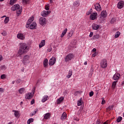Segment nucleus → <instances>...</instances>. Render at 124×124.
Returning <instances> with one entry per match:
<instances>
[{"label": "nucleus", "mask_w": 124, "mask_h": 124, "mask_svg": "<svg viewBox=\"0 0 124 124\" xmlns=\"http://www.w3.org/2000/svg\"><path fill=\"white\" fill-rule=\"evenodd\" d=\"M3 58H2V56L0 55V61H2Z\"/></svg>", "instance_id": "obj_55"}, {"label": "nucleus", "mask_w": 124, "mask_h": 124, "mask_svg": "<svg viewBox=\"0 0 124 124\" xmlns=\"http://www.w3.org/2000/svg\"><path fill=\"white\" fill-rule=\"evenodd\" d=\"M53 2V0H50V3H52Z\"/></svg>", "instance_id": "obj_62"}, {"label": "nucleus", "mask_w": 124, "mask_h": 124, "mask_svg": "<svg viewBox=\"0 0 124 124\" xmlns=\"http://www.w3.org/2000/svg\"><path fill=\"white\" fill-rule=\"evenodd\" d=\"M74 55H73V54L70 53L68 55H67L65 58V62H69V61H71V60H72V58H74Z\"/></svg>", "instance_id": "obj_5"}, {"label": "nucleus", "mask_w": 124, "mask_h": 124, "mask_svg": "<svg viewBox=\"0 0 124 124\" xmlns=\"http://www.w3.org/2000/svg\"><path fill=\"white\" fill-rule=\"evenodd\" d=\"M39 23L40 25H46V18L45 17H41L39 19Z\"/></svg>", "instance_id": "obj_9"}, {"label": "nucleus", "mask_w": 124, "mask_h": 124, "mask_svg": "<svg viewBox=\"0 0 124 124\" xmlns=\"http://www.w3.org/2000/svg\"><path fill=\"white\" fill-rule=\"evenodd\" d=\"M0 78L1 79H5V78H6V76L5 74H3L0 76Z\"/></svg>", "instance_id": "obj_42"}, {"label": "nucleus", "mask_w": 124, "mask_h": 124, "mask_svg": "<svg viewBox=\"0 0 124 124\" xmlns=\"http://www.w3.org/2000/svg\"><path fill=\"white\" fill-rule=\"evenodd\" d=\"M17 1V0H10V5H13L15 2Z\"/></svg>", "instance_id": "obj_30"}, {"label": "nucleus", "mask_w": 124, "mask_h": 124, "mask_svg": "<svg viewBox=\"0 0 124 124\" xmlns=\"http://www.w3.org/2000/svg\"><path fill=\"white\" fill-rule=\"evenodd\" d=\"M55 62H56V58L52 57L49 61V65H54V64H55Z\"/></svg>", "instance_id": "obj_10"}, {"label": "nucleus", "mask_w": 124, "mask_h": 124, "mask_svg": "<svg viewBox=\"0 0 124 124\" xmlns=\"http://www.w3.org/2000/svg\"><path fill=\"white\" fill-rule=\"evenodd\" d=\"M49 4H47V5H45V9L46 10H49V9H50V8H49Z\"/></svg>", "instance_id": "obj_40"}, {"label": "nucleus", "mask_w": 124, "mask_h": 124, "mask_svg": "<svg viewBox=\"0 0 124 124\" xmlns=\"http://www.w3.org/2000/svg\"><path fill=\"white\" fill-rule=\"evenodd\" d=\"M115 22H116V18H112L110 21L111 24H114Z\"/></svg>", "instance_id": "obj_38"}, {"label": "nucleus", "mask_w": 124, "mask_h": 124, "mask_svg": "<svg viewBox=\"0 0 124 124\" xmlns=\"http://www.w3.org/2000/svg\"><path fill=\"white\" fill-rule=\"evenodd\" d=\"M73 33H74V31L73 30H71L68 34L69 37H72V35H73Z\"/></svg>", "instance_id": "obj_28"}, {"label": "nucleus", "mask_w": 124, "mask_h": 124, "mask_svg": "<svg viewBox=\"0 0 124 124\" xmlns=\"http://www.w3.org/2000/svg\"><path fill=\"white\" fill-rule=\"evenodd\" d=\"M102 103L101 104L103 105V104H105V100H104V97H102Z\"/></svg>", "instance_id": "obj_47"}, {"label": "nucleus", "mask_w": 124, "mask_h": 124, "mask_svg": "<svg viewBox=\"0 0 124 124\" xmlns=\"http://www.w3.org/2000/svg\"><path fill=\"white\" fill-rule=\"evenodd\" d=\"M1 34H2L3 36H6L7 33H6V31H2V32L1 33Z\"/></svg>", "instance_id": "obj_46"}, {"label": "nucleus", "mask_w": 124, "mask_h": 124, "mask_svg": "<svg viewBox=\"0 0 124 124\" xmlns=\"http://www.w3.org/2000/svg\"><path fill=\"white\" fill-rule=\"evenodd\" d=\"M82 105V101H78V106H81Z\"/></svg>", "instance_id": "obj_44"}, {"label": "nucleus", "mask_w": 124, "mask_h": 124, "mask_svg": "<svg viewBox=\"0 0 124 124\" xmlns=\"http://www.w3.org/2000/svg\"><path fill=\"white\" fill-rule=\"evenodd\" d=\"M29 59H30V56L28 55H25L23 58V63L24 64H26L27 62H28V61H29Z\"/></svg>", "instance_id": "obj_16"}, {"label": "nucleus", "mask_w": 124, "mask_h": 124, "mask_svg": "<svg viewBox=\"0 0 124 124\" xmlns=\"http://www.w3.org/2000/svg\"><path fill=\"white\" fill-rule=\"evenodd\" d=\"M91 14V12H88L87 13V15H90Z\"/></svg>", "instance_id": "obj_61"}, {"label": "nucleus", "mask_w": 124, "mask_h": 124, "mask_svg": "<svg viewBox=\"0 0 124 124\" xmlns=\"http://www.w3.org/2000/svg\"><path fill=\"white\" fill-rule=\"evenodd\" d=\"M37 111H38V109L36 108L35 111H34V112H33L31 114V117H32V116H34V115H35V114H36V113L37 112Z\"/></svg>", "instance_id": "obj_35"}, {"label": "nucleus", "mask_w": 124, "mask_h": 124, "mask_svg": "<svg viewBox=\"0 0 124 124\" xmlns=\"http://www.w3.org/2000/svg\"><path fill=\"white\" fill-rule=\"evenodd\" d=\"M92 28L93 30H98V29H99V25L97 24H93L92 26Z\"/></svg>", "instance_id": "obj_22"}, {"label": "nucleus", "mask_w": 124, "mask_h": 124, "mask_svg": "<svg viewBox=\"0 0 124 124\" xmlns=\"http://www.w3.org/2000/svg\"><path fill=\"white\" fill-rule=\"evenodd\" d=\"M94 39H98L99 38V35H95L93 36Z\"/></svg>", "instance_id": "obj_39"}, {"label": "nucleus", "mask_w": 124, "mask_h": 124, "mask_svg": "<svg viewBox=\"0 0 124 124\" xmlns=\"http://www.w3.org/2000/svg\"><path fill=\"white\" fill-rule=\"evenodd\" d=\"M35 91V90H34V91H33V94L31 93H27L25 96V98H27V99H31L32 98V97L33 96V94H34Z\"/></svg>", "instance_id": "obj_6"}, {"label": "nucleus", "mask_w": 124, "mask_h": 124, "mask_svg": "<svg viewBox=\"0 0 124 124\" xmlns=\"http://www.w3.org/2000/svg\"><path fill=\"white\" fill-rule=\"evenodd\" d=\"M117 82H118V81H113L112 82V88H113V89H115V88L116 87V85H117Z\"/></svg>", "instance_id": "obj_33"}, {"label": "nucleus", "mask_w": 124, "mask_h": 124, "mask_svg": "<svg viewBox=\"0 0 124 124\" xmlns=\"http://www.w3.org/2000/svg\"><path fill=\"white\" fill-rule=\"evenodd\" d=\"M90 71L91 73H93V67H91Z\"/></svg>", "instance_id": "obj_53"}, {"label": "nucleus", "mask_w": 124, "mask_h": 124, "mask_svg": "<svg viewBox=\"0 0 124 124\" xmlns=\"http://www.w3.org/2000/svg\"><path fill=\"white\" fill-rule=\"evenodd\" d=\"M12 83L13 84H15V81H13Z\"/></svg>", "instance_id": "obj_63"}, {"label": "nucleus", "mask_w": 124, "mask_h": 124, "mask_svg": "<svg viewBox=\"0 0 124 124\" xmlns=\"http://www.w3.org/2000/svg\"><path fill=\"white\" fill-rule=\"evenodd\" d=\"M51 13V11H44L41 13V15L43 17H46L47 15H49Z\"/></svg>", "instance_id": "obj_15"}, {"label": "nucleus", "mask_w": 124, "mask_h": 124, "mask_svg": "<svg viewBox=\"0 0 124 124\" xmlns=\"http://www.w3.org/2000/svg\"><path fill=\"white\" fill-rule=\"evenodd\" d=\"M4 92V89L2 88H0V94H1L2 93Z\"/></svg>", "instance_id": "obj_41"}, {"label": "nucleus", "mask_w": 124, "mask_h": 124, "mask_svg": "<svg viewBox=\"0 0 124 124\" xmlns=\"http://www.w3.org/2000/svg\"><path fill=\"white\" fill-rule=\"evenodd\" d=\"M12 10L13 11H16L17 14H21L22 12V8L20 7L19 4H16L12 7Z\"/></svg>", "instance_id": "obj_2"}, {"label": "nucleus", "mask_w": 124, "mask_h": 124, "mask_svg": "<svg viewBox=\"0 0 124 124\" xmlns=\"http://www.w3.org/2000/svg\"><path fill=\"white\" fill-rule=\"evenodd\" d=\"M112 109H113V106H112V105H111V106H109V107L108 108H107V109H108V110H112Z\"/></svg>", "instance_id": "obj_48"}, {"label": "nucleus", "mask_w": 124, "mask_h": 124, "mask_svg": "<svg viewBox=\"0 0 124 124\" xmlns=\"http://www.w3.org/2000/svg\"><path fill=\"white\" fill-rule=\"evenodd\" d=\"M8 22H9V17H6L4 20V24H7Z\"/></svg>", "instance_id": "obj_32"}, {"label": "nucleus", "mask_w": 124, "mask_h": 124, "mask_svg": "<svg viewBox=\"0 0 124 124\" xmlns=\"http://www.w3.org/2000/svg\"><path fill=\"white\" fill-rule=\"evenodd\" d=\"M93 32H91L90 34L89 35L90 37H92V36H93Z\"/></svg>", "instance_id": "obj_51"}, {"label": "nucleus", "mask_w": 124, "mask_h": 124, "mask_svg": "<svg viewBox=\"0 0 124 124\" xmlns=\"http://www.w3.org/2000/svg\"><path fill=\"white\" fill-rule=\"evenodd\" d=\"M94 8L97 11L99 12L101 10V6H100L99 3H96L94 4Z\"/></svg>", "instance_id": "obj_8"}, {"label": "nucleus", "mask_w": 124, "mask_h": 124, "mask_svg": "<svg viewBox=\"0 0 124 124\" xmlns=\"http://www.w3.org/2000/svg\"><path fill=\"white\" fill-rule=\"evenodd\" d=\"M13 112H15L14 115L16 117V118L20 117V113H19V111H18V110H13Z\"/></svg>", "instance_id": "obj_18"}, {"label": "nucleus", "mask_w": 124, "mask_h": 124, "mask_svg": "<svg viewBox=\"0 0 124 124\" xmlns=\"http://www.w3.org/2000/svg\"><path fill=\"white\" fill-rule=\"evenodd\" d=\"M89 95L90 96L92 97L93 96V91L91 92L90 93H89Z\"/></svg>", "instance_id": "obj_49"}, {"label": "nucleus", "mask_w": 124, "mask_h": 124, "mask_svg": "<svg viewBox=\"0 0 124 124\" xmlns=\"http://www.w3.org/2000/svg\"><path fill=\"white\" fill-rule=\"evenodd\" d=\"M43 46H45V40H43L41 42V43L39 45V48H42Z\"/></svg>", "instance_id": "obj_23"}, {"label": "nucleus", "mask_w": 124, "mask_h": 124, "mask_svg": "<svg viewBox=\"0 0 124 124\" xmlns=\"http://www.w3.org/2000/svg\"><path fill=\"white\" fill-rule=\"evenodd\" d=\"M50 118V113H47L45 114L44 119L45 120H48V118Z\"/></svg>", "instance_id": "obj_25"}, {"label": "nucleus", "mask_w": 124, "mask_h": 124, "mask_svg": "<svg viewBox=\"0 0 124 124\" xmlns=\"http://www.w3.org/2000/svg\"><path fill=\"white\" fill-rule=\"evenodd\" d=\"M47 51H48V52H51L52 51V46H49L48 48L47 49Z\"/></svg>", "instance_id": "obj_45"}, {"label": "nucleus", "mask_w": 124, "mask_h": 124, "mask_svg": "<svg viewBox=\"0 0 124 124\" xmlns=\"http://www.w3.org/2000/svg\"><path fill=\"white\" fill-rule=\"evenodd\" d=\"M120 35H121V32H120V31H117V32H116L115 35L114 36L115 38H118V37H119V36H120Z\"/></svg>", "instance_id": "obj_29"}, {"label": "nucleus", "mask_w": 124, "mask_h": 124, "mask_svg": "<svg viewBox=\"0 0 124 124\" xmlns=\"http://www.w3.org/2000/svg\"><path fill=\"white\" fill-rule=\"evenodd\" d=\"M33 20H34L33 16H31L30 18V19H28L27 24L26 25V28H29V27H30V25L31 24V22H32Z\"/></svg>", "instance_id": "obj_7"}, {"label": "nucleus", "mask_w": 124, "mask_h": 124, "mask_svg": "<svg viewBox=\"0 0 124 124\" xmlns=\"http://www.w3.org/2000/svg\"><path fill=\"white\" fill-rule=\"evenodd\" d=\"M124 6V2L123 1H120L117 4V7L119 9H122Z\"/></svg>", "instance_id": "obj_11"}, {"label": "nucleus", "mask_w": 124, "mask_h": 124, "mask_svg": "<svg viewBox=\"0 0 124 124\" xmlns=\"http://www.w3.org/2000/svg\"><path fill=\"white\" fill-rule=\"evenodd\" d=\"M93 52H96V48H93Z\"/></svg>", "instance_id": "obj_57"}, {"label": "nucleus", "mask_w": 124, "mask_h": 124, "mask_svg": "<svg viewBox=\"0 0 124 124\" xmlns=\"http://www.w3.org/2000/svg\"><path fill=\"white\" fill-rule=\"evenodd\" d=\"M31 104L32 105V104H34V99H32L31 102Z\"/></svg>", "instance_id": "obj_52"}, {"label": "nucleus", "mask_w": 124, "mask_h": 124, "mask_svg": "<svg viewBox=\"0 0 124 124\" xmlns=\"http://www.w3.org/2000/svg\"><path fill=\"white\" fill-rule=\"evenodd\" d=\"M71 76H72V71H69L68 72V75L66 76V77L67 78H68V79H69V78H71Z\"/></svg>", "instance_id": "obj_26"}, {"label": "nucleus", "mask_w": 124, "mask_h": 124, "mask_svg": "<svg viewBox=\"0 0 124 124\" xmlns=\"http://www.w3.org/2000/svg\"><path fill=\"white\" fill-rule=\"evenodd\" d=\"M31 121L28 120V121H27V124H31Z\"/></svg>", "instance_id": "obj_59"}, {"label": "nucleus", "mask_w": 124, "mask_h": 124, "mask_svg": "<svg viewBox=\"0 0 124 124\" xmlns=\"http://www.w3.org/2000/svg\"><path fill=\"white\" fill-rule=\"evenodd\" d=\"M8 124H12V122L9 123Z\"/></svg>", "instance_id": "obj_64"}, {"label": "nucleus", "mask_w": 124, "mask_h": 124, "mask_svg": "<svg viewBox=\"0 0 124 124\" xmlns=\"http://www.w3.org/2000/svg\"><path fill=\"white\" fill-rule=\"evenodd\" d=\"M17 37L18 39H20L21 40H25V35H23L22 33H18Z\"/></svg>", "instance_id": "obj_14"}, {"label": "nucleus", "mask_w": 124, "mask_h": 124, "mask_svg": "<svg viewBox=\"0 0 124 124\" xmlns=\"http://www.w3.org/2000/svg\"><path fill=\"white\" fill-rule=\"evenodd\" d=\"M122 120H123V118L121 116H119L117 120V123H120L122 121Z\"/></svg>", "instance_id": "obj_37"}, {"label": "nucleus", "mask_w": 124, "mask_h": 124, "mask_svg": "<svg viewBox=\"0 0 124 124\" xmlns=\"http://www.w3.org/2000/svg\"><path fill=\"white\" fill-rule=\"evenodd\" d=\"M80 2L79 1H75L74 2L73 6H77L78 5H79Z\"/></svg>", "instance_id": "obj_31"}, {"label": "nucleus", "mask_w": 124, "mask_h": 124, "mask_svg": "<svg viewBox=\"0 0 124 124\" xmlns=\"http://www.w3.org/2000/svg\"><path fill=\"white\" fill-rule=\"evenodd\" d=\"M28 45L25 43H22L20 44L19 49L18 52L19 56H22L23 54L27 53L29 49Z\"/></svg>", "instance_id": "obj_1"}, {"label": "nucleus", "mask_w": 124, "mask_h": 124, "mask_svg": "<svg viewBox=\"0 0 124 124\" xmlns=\"http://www.w3.org/2000/svg\"><path fill=\"white\" fill-rule=\"evenodd\" d=\"M0 69H1V70H5L6 69V66H5L4 65H3L0 67Z\"/></svg>", "instance_id": "obj_36"}, {"label": "nucleus", "mask_w": 124, "mask_h": 124, "mask_svg": "<svg viewBox=\"0 0 124 124\" xmlns=\"http://www.w3.org/2000/svg\"><path fill=\"white\" fill-rule=\"evenodd\" d=\"M106 17H107V13L106 11H103L101 13L99 19L100 21H103V20H104Z\"/></svg>", "instance_id": "obj_3"}, {"label": "nucleus", "mask_w": 124, "mask_h": 124, "mask_svg": "<svg viewBox=\"0 0 124 124\" xmlns=\"http://www.w3.org/2000/svg\"><path fill=\"white\" fill-rule=\"evenodd\" d=\"M37 27V26L36 24V22H33L30 25V29H31V30H35V29H36Z\"/></svg>", "instance_id": "obj_12"}, {"label": "nucleus", "mask_w": 124, "mask_h": 124, "mask_svg": "<svg viewBox=\"0 0 124 124\" xmlns=\"http://www.w3.org/2000/svg\"><path fill=\"white\" fill-rule=\"evenodd\" d=\"M63 99H64V97H61L57 100V104H61L62 102L63 101Z\"/></svg>", "instance_id": "obj_19"}, {"label": "nucleus", "mask_w": 124, "mask_h": 124, "mask_svg": "<svg viewBox=\"0 0 124 124\" xmlns=\"http://www.w3.org/2000/svg\"><path fill=\"white\" fill-rule=\"evenodd\" d=\"M95 56H96V53H94L92 55L93 57H95Z\"/></svg>", "instance_id": "obj_58"}, {"label": "nucleus", "mask_w": 124, "mask_h": 124, "mask_svg": "<svg viewBox=\"0 0 124 124\" xmlns=\"http://www.w3.org/2000/svg\"><path fill=\"white\" fill-rule=\"evenodd\" d=\"M47 98H48V95H45L42 100V102H45V101H47Z\"/></svg>", "instance_id": "obj_27"}, {"label": "nucleus", "mask_w": 124, "mask_h": 124, "mask_svg": "<svg viewBox=\"0 0 124 124\" xmlns=\"http://www.w3.org/2000/svg\"><path fill=\"white\" fill-rule=\"evenodd\" d=\"M66 32H67V28L65 29L62 32V34L61 35V37L62 38L66 34Z\"/></svg>", "instance_id": "obj_20"}, {"label": "nucleus", "mask_w": 124, "mask_h": 124, "mask_svg": "<svg viewBox=\"0 0 124 124\" xmlns=\"http://www.w3.org/2000/svg\"><path fill=\"white\" fill-rule=\"evenodd\" d=\"M23 2H25V3H28L30 0H22Z\"/></svg>", "instance_id": "obj_50"}, {"label": "nucleus", "mask_w": 124, "mask_h": 124, "mask_svg": "<svg viewBox=\"0 0 124 124\" xmlns=\"http://www.w3.org/2000/svg\"><path fill=\"white\" fill-rule=\"evenodd\" d=\"M43 64L44 67H47V66L48 65V59L47 58H46L43 62Z\"/></svg>", "instance_id": "obj_21"}, {"label": "nucleus", "mask_w": 124, "mask_h": 124, "mask_svg": "<svg viewBox=\"0 0 124 124\" xmlns=\"http://www.w3.org/2000/svg\"><path fill=\"white\" fill-rule=\"evenodd\" d=\"M97 16V13L96 12L91 14L90 16V20H95Z\"/></svg>", "instance_id": "obj_13"}, {"label": "nucleus", "mask_w": 124, "mask_h": 124, "mask_svg": "<svg viewBox=\"0 0 124 124\" xmlns=\"http://www.w3.org/2000/svg\"><path fill=\"white\" fill-rule=\"evenodd\" d=\"M19 93H23L25 92V88H20L18 91Z\"/></svg>", "instance_id": "obj_34"}, {"label": "nucleus", "mask_w": 124, "mask_h": 124, "mask_svg": "<svg viewBox=\"0 0 124 124\" xmlns=\"http://www.w3.org/2000/svg\"><path fill=\"white\" fill-rule=\"evenodd\" d=\"M20 82H22V80L20 78H18L16 80V83H17V84H20Z\"/></svg>", "instance_id": "obj_43"}, {"label": "nucleus", "mask_w": 124, "mask_h": 124, "mask_svg": "<svg viewBox=\"0 0 124 124\" xmlns=\"http://www.w3.org/2000/svg\"><path fill=\"white\" fill-rule=\"evenodd\" d=\"M29 120L30 121L31 123H32V122H33V119L32 118H30L29 119Z\"/></svg>", "instance_id": "obj_54"}, {"label": "nucleus", "mask_w": 124, "mask_h": 124, "mask_svg": "<svg viewBox=\"0 0 124 124\" xmlns=\"http://www.w3.org/2000/svg\"><path fill=\"white\" fill-rule=\"evenodd\" d=\"M84 64L85 65H87V62H85L84 63Z\"/></svg>", "instance_id": "obj_60"}, {"label": "nucleus", "mask_w": 124, "mask_h": 124, "mask_svg": "<svg viewBox=\"0 0 124 124\" xmlns=\"http://www.w3.org/2000/svg\"><path fill=\"white\" fill-rule=\"evenodd\" d=\"M66 113L65 112H63L61 116V120L63 121V120H65L66 119Z\"/></svg>", "instance_id": "obj_24"}, {"label": "nucleus", "mask_w": 124, "mask_h": 124, "mask_svg": "<svg viewBox=\"0 0 124 124\" xmlns=\"http://www.w3.org/2000/svg\"><path fill=\"white\" fill-rule=\"evenodd\" d=\"M101 67L102 68H106L107 67V60L106 59H103L101 61V63H100Z\"/></svg>", "instance_id": "obj_4"}, {"label": "nucleus", "mask_w": 124, "mask_h": 124, "mask_svg": "<svg viewBox=\"0 0 124 124\" xmlns=\"http://www.w3.org/2000/svg\"><path fill=\"white\" fill-rule=\"evenodd\" d=\"M96 124H101V123H100V121L98 120L96 122Z\"/></svg>", "instance_id": "obj_56"}, {"label": "nucleus", "mask_w": 124, "mask_h": 124, "mask_svg": "<svg viewBox=\"0 0 124 124\" xmlns=\"http://www.w3.org/2000/svg\"><path fill=\"white\" fill-rule=\"evenodd\" d=\"M120 76H121V75L119 73H116L113 77V79L116 80H119L120 79Z\"/></svg>", "instance_id": "obj_17"}]
</instances>
